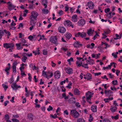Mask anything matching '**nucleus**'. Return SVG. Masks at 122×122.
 Segmentation results:
<instances>
[{"label":"nucleus","instance_id":"obj_48","mask_svg":"<svg viewBox=\"0 0 122 122\" xmlns=\"http://www.w3.org/2000/svg\"><path fill=\"white\" fill-rule=\"evenodd\" d=\"M28 79L30 81H32L31 79L32 77L30 75V73H28Z\"/></svg>","mask_w":122,"mask_h":122},{"label":"nucleus","instance_id":"obj_14","mask_svg":"<svg viewBox=\"0 0 122 122\" xmlns=\"http://www.w3.org/2000/svg\"><path fill=\"white\" fill-rule=\"evenodd\" d=\"M17 64V63L16 62H15L13 64L12 68L13 72L15 73L16 72V66Z\"/></svg>","mask_w":122,"mask_h":122},{"label":"nucleus","instance_id":"obj_43","mask_svg":"<svg viewBox=\"0 0 122 122\" xmlns=\"http://www.w3.org/2000/svg\"><path fill=\"white\" fill-rule=\"evenodd\" d=\"M102 122H111V121L109 119L105 118L103 119Z\"/></svg>","mask_w":122,"mask_h":122},{"label":"nucleus","instance_id":"obj_21","mask_svg":"<svg viewBox=\"0 0 122 122\" xmlns=\"http://www.w3.org/2000/svg\"><path fill=\"white\" fill-rule=\"evenodd\" d=\"M48 2L46 0H42V4L45 6V8H47Z\"/></svg>","mask_w":122,"mask_h":122},{"label":"nucleus","instance_id":"obj_29","mask_svg":"<svg viewBox=\"0 0 122 122\" xmlns=\"http://www.w3.org/2000/svg\"><path fill=\"white\" fill-rule=\"evenodd\" d=\"M10 67H6L5 70V71L6 72V74L8 75L9 74V71L10 70Z\"/></svg>","mask_w":122,"mask_h":122},{"label":"nucleus","instance_id":"obj_20","mask_svg":"<svg viewBox=\"0 0 122 122\" xmlns=\"http://www.w3.org/2000/svg\"><path fill=\"white\" fill-rule=\"evenodd\" d=\"M86 62L89 64L92 65L94 63V61L93 59H90L89 60H86Z\"/></svg>","mask_w":122,"mask_h":122},{"label":"nucleus","instance_id":"obj_28","mask_svg":"<svg viewBox=\"0 0 122 122\" xmlns=\"http://www.w3.org/2000/svg\"><path fill=\"white\" fill-rule=\"evenodd\" d=\"M42 11L43 13L45 14H47L49 12L48 10L47 9H43Z\"/></svg>","mask_w":122,"mask_h":122},{"label":"nucleus","instance_id":"obj_11","mask_svg":"<svg viewBox=\"0 0 122 122\" xmlns=\"http://www.w3.org/2000/svg\"><path fill=\"white\" fill-rule=\"evenodd\" d=\"M77 23L79 26H83L85 24V21L84 19H81L78 21Z\"/></svg>","mask_w":122,"mask_h":122},{"label":"nucleus","instance_id":"obj_57","mask_svg":"<svg viewBox=\"0 0 122 122\" xmlns=\"http://www.w3.org/2000/svg\"><path fill=\"white\" fill-rule=\"evenodd\" d=\"M51 117L54 119L57 117V116L56 114H54V115H51Z\"/></svg>","mask_w":122,"mask_h":122},{"label":"nucleus","instance_id":"obj_64","mask_svg":"<svg viewBox=\"0 0 122 122\" xmlns=\"http://www.w3.org/2000/svg\"><path fill=\"white\" fill-rule=\"evenodd\" d=\"M12 120L13 122H19V120L17 119H13Z\"/></svg>","mask_w":122,"mask_h":122},{"label":"nucleus","instance_id":"obj_31","mask_svg":"<svg viewBox=\"0 0 122 122\" xmlns=\"http://www.w3.org/2000/svg\"><path fill=\"white\" fill-rule=\"evenodd\" d=\"M119 115L118 114L117 115L114 116H112L111 117L113 119H114L115 120H117L118 119L119 117Z\"/></svg>","mask_w":122,"mask_h":122},{"label":"nucleus","instance_id":"obj_7","mask_svg":"<svg viewBox=\"0 0 122 122\" xmlns=\"http://www.w3.org/2000/svg\"><path fill=\"white\" fill-rule=\"evenodd\" d=\"M86 33L82 32L81 33L80 32H78L77 34L75 35L76 37H78L80 36L82 38L86 36Z\"/></svg>","mask_w":122,"mask_h":122},{"label":"nucleus","instance_id":"obj_22","mask_svg":"<svg viewBox=\"0 0 122 122\" xmlns=\"http://www.w3.org/2000/svg\"><path fill=\"white\" fill-rule=\"evenodd\" d=\"M117 109V108L116 107H113L112 106H111L110 107V109L111 111L113 112H115Z\"/></svg>","mask_w":122,"mask_h":122},{"label":"nucleus","instance_id":"obj_54","mask_svg":"<svg viewBox=\"0 0 122 122\" xmlns=\"http://www.w3.org/2000/svg\"><path fill=\"white\" fill-rule=\"evenodd\" d=\"M110 11V9L109 8H106L104 10L105 12L106 13H107V12H109Z\"/></svg>","mask_w":122,"mask_h":122},{"label":"nucleus","instance_id":"obj_44","mask_svg":"<svg viewBox=\"0 0 122 122\" xmlns=\"http://www.w3.org/2000/svg\"><path fill=\"white\" fill-rule=\"evenodd\" d=\"M5 118L6 121L9 120V116L8 114H6L5 115Z\"/></svg>","mask_w":122,"mask_h":122},{"label":"nucleus","instance_id":"obj_30","mask_svg":"<svg viewBox=\"0 0 122 122\" xmlns=\"http://www.w3.org/2000/svg\"><path fill=\"white\" fill-rule=\"evenodd\" d=\"M28 118L30 120H32L33 119V115L31 113H30L28 114Z\"/></svg>","mask_w":122,"mask_h":122},{"label":"nucleus","instance_id":"obj_45","mask_svg":"<svg viewBox=\"0 0 122 122\" xmlns=\"http://www.w3.org/2000/svg\"><path fill=\"white\" fill-rule=\"evenodd\" d=\"M32 36L30 35L28 37V38L30 40L32 41L33 39L34 38V36Z\"/></svg>","mask_w":122,"mask_h":122},{"label":"nucleus","instance_id":"obj_51","mask_svg":"<svg viewBox=\"0 0 122 122\" xmlns=\"http://www.w3.org/2000/svg\"><path fill=\"white\" fill-rule=\"evenodd\" d=\"M34 21H32L30 20V25H32V26H34L35 25V24L36 23L35 22H34Z\"/></svg>","mask_w":122,"mask_h":122},{"label":"nucleus","instance_id":"obj_35","mask_svg":"<svg viewBox=\"0 0 122 122\" xmlns=\"http://www.w3.org/2000/svg\"><path fill=\"white\" fill-rule=\"evenodd\" d=\"M103 48L101 46H99L98 47V50L99 52H101L102 51Z\"/></svg>","mask_w":122,"mask_h":122},{"label":"nucleus","instance_id":"obj_2","mask_svg":"<svg viewBox=\"0 0 122 122\" xmlns=\"http://www.w3.org/2000/svg\"><path fill=\"white\" fill-rule=\"evenodd\" d=\"M70 114L71 116L75 118H78L80 115L79 113L75 109L71 110Z\"/></svg>","mask_w":122,"mask_h":122},{"label":"nucleus","instance_id":"obj_50","mask_svg":"<svg viewBox=\"0 0 122 122\" xmlns=\"http://www.w3.org/2000/svg\"><path fill=\"white\" fill-rule=\"evenodd\" d=\"M72 83H71L70 82V83L68 84V85L66 86V87L67 88L70 89L71 88V86L72 85Z\"/></svg>","mask_w":122,"mask_h":122},{"label":"nucleus","instance_id":"obj_5","mask_svg":"<svg viewBox=\"0 0 122 122\" xmlns=\"http://www.w3.org/2000/svg\"><path fill=\"white\" fill-rule=\"evenodd\" d=\"M104 93L106 96H107L109 97L110 96H113V92L110 90H105Z\"/></svg>","mask_w":122,"mask_h":122},{"label":"nucleus","instance_id":"obj_55","mask_svg":"<svg viewBox=\"0 0 122 122\" xmlns=\"http://www.w3.org/2000/svg\"><path fill=\"white\" fill-rule=\"evenodd\" d=\"M77 65L79 67H80L81 66L82 64L79 63V61H77L76 62Z\"/></svg>","mask_w":122,"mask_h":122},{"label":"nucleus","instance_id":"obj_53","mask_svg":"<svg viewBox=\"0 0 122 122\" xmlns=\"http://www.w3.org/2000/svg\"><path fill=\"white\" fill-rule=\"evenodd\" d=\"M90 118L89 119V121L90 122H92L93 119V118L92 117L91 115H90Z\"/></svg>","mask_w":122,"mask_h":122},{"label":"nucleus","instance_id":"obj_49","mask_svg":"<svg viewBox=\"0 0 122 122\" xmlns=\"http://www.w3.org/2000/svg\"><path fill=\"white\" fill-rule=\"evenodd\" d=\"M53 109V108L50 106H49V107L47 108V110L49 111L52 110Z\"/></svg>","mask_w":122,"mask_h":122},{"label":"nucleus","instance_id":"obj_26","mask_svg":"<svg viewBox=\"0 0 122 122\" xmlns=\"http://www.w3.org/2000/svg\"><path fill=\"white\" fill-rule=\"evenodd\" d=\"M86 76L87 77V80H89L91 79L92 78L91 75L90 73H87L86 74Z\"/></svg>","mask_w":122,"mask_h":122},{"label":"nucleus","instance_id":"obj_62","mask_svg":"<svg viewBox=\"0 0 122 122\" xmlns=\"http://www.w3.org/2000/svg\"><path fill=\"white\" fill-rule=\"evenodd\" d=\"M11 25L12 26H14L16 25V23L14 22V21L12 20V22L11 24Z\"/></svg>","mask_w":122,"mask_h":122},{"label":"nucleus","instance_id":"obj_17","mask_svg":"<svg viewBox=\"0 0 122 122\" xmlns=\"http://www.w3.org/2000/svg\"><path fill=\"white\" fill-rule=\"evenodd\" d=\"M74 47H78L79 46H81L82 45L81 44H80L79 41H76L74 43Z\"/></svg>","mask_w":122,"mask_h":122},{"label":"nucleus","instance_id":"obj_12","mask_svg":"<svg viewBox=\"0 0 122 122\" xmlns=\"http://www.w3.org/2000/svg\"><path fill=\"white\" fill-rule=\"evenodd\" d=\"M58 30L61 33H64L66 31V29L65 28L62 26L58 27Z\"/></svg>","mask_w":122,"mask_h":122},{"label":"nucleus","instance_id":"obj_38","mask_svg":"<svg viewBox=\"0 0 122 122\" xmlns=\"http://www.w3.org/2000/svg\"><path fill=\"white\" fill-rule=\"evenodd\" d=\"M14 81L13 77V76H12L11 77L10 79V80L9 81V82L10 83H11Z\"/></svg>","mask_w":122,"mask_h":122},{"label":"nucleus","instance_id":"obj_19","mask_svg":"<svg viewBox=\"0 0 122 122\" xmlns=\"http://www.w3.org/2000/svg\"><path fill=\"white\" fill-rule=\"evenodd\" d=\"M92 97V95L90 93L88 92L86 94V97L87 100L90 99Z\"/></svg>","mask_w":122,"mask_h":122},{"label":"nucleus","instance_id":"obj_52","mask_svg":"<svg viewBox=\"0 0 122 122\" xmlns=\"http://www.w3.org/2000/svg\"><path fill=\"white\" fill-rule=\"evenodd\" d=\"M13 56L15 58H16V57L20 58V57L19 56L18 54H14L13 55Z\"/></svg>","mask_w":122,"mask_h":122},{"label":"nucleus","instance_id":"obj_59","mask_svg":"<svg viewBox=\"0 0 122 122\" xmlns=\"http://www.w3.org/2000/svg\"><path fill=\"white\" fill-rule=\"evenodd\" d=\"M65 10L66 11H68L69 9V7L67 5H66L65 7Z\"/></svg>","mask_w":122,"mask_h":122},{"label":"nucleus","instance_id":"obj_9","mask_svg":"<svg viewBox=\"0 0 122 122\" xmlns=\"http://www.w3.org/2000/svg\"><path fill=\"white\" fill-rule=\"evenodd\" d=\"M11 87L13 88V90H16L18 88H20L21 86L20 85L18 86L17 85L16 83H14L12 85Z\"/></svg>","mask_w":122,"mask_h":122},{"label":"nucleus","instance_id":"obj_33","mask_svg":"<svg viewBox=\"0 0 122 122\" xmlns=\"http://www.w3.org/2000/svg\"><path fill=\"white\" fill-rule=\"evenodd\" d=\"M92 33V30L91 28L88 30L87 31V33L89 35H90Z\"/></svg>","mask_w":122,"mask_h":122},{"label":"nucleus","instance_id":"obj_3","mask_svg":"<svg viewBox=\"0 0 122 122\" xmlns=\"http://www.w3.org/2000/svg\"><path fill=\"white\" fill-rule=\"evenodd\" d=\"M50 41L52 43H53L57 46L58 43L57 42V39L56 36H53L51 37L50 39Z\"/></svg>","mask_w":122,"mask_h":122},{"label":"nucleus","instance_id":"obj_60","mask_svg":"<svg viewBox=\"0 0 122 122\" xmlns=\"http://www.w3.org/2000/svg\"><path fill=\"white\" fill-rule=\"evenodd\" d=\"M36 76H34V78H33V79H34V81L35 82H37V81H38V80H37V79L36 78Z\"/></svg>","mask_w":122,"mask_h":122},{"label":"nucleus","instance_id":"obj_58","mask_svg":"<svg viewBox=\"0 0 122 122\" xmlns=\"http://www.w3.org/2000/svg\"><path fill=\"white\" fill-rule=\"evenodd\" d=\"M23 25L22 23H20L19 25V27L18 28V29H19L20 27L23 28Z\"/></svg>","mask_w":122,"mask_h":122},{"label":"nucleus","instance_id":"obj_47","mask_svg":"<svg viewBox=\"0 0 122 122\" xmlns=\"http://www.w3.org/2000/svg\"><path fill=\"white\" fill-rule=\"evenodd\" d=\"M4 31L2 30H0V39H1V37H2V36L4 34Z\"/></svg>","mask_w":122,"mask_h":122},{"label":"nucleus","instance_id":"obj_56","mask_svg":"<svg viewBox=\"0 0 122 122\" xmlns=\"http://www.w3.org/2000/svg\"><path fill=\"white\" fill-rule=\"evenodd\" d=\"M67 61L70 63L71 61H73V58L72 57H71L70 59H68Z\"/></svg>","mask_w":122,"mask_h":122},{"label":"nucleus","instance_id":"obj_6","mask_svg":"<svg viewBox=\"0 0 122 122\" xmlns=\"http://www.w3.org/2000/svg\"><path fill=\"white\" fill-rule=\"evenodd\" d=\"M64 24L66 26H71L72 28L74 27L73 25H72V23L69 20H67L64 23Z\"/></svg>","mask_w":122,"mask_h":122},{"label":"nucleus","instance_id":"obj_25","mask_svg":"<svg viewBox=\"0 0 122 122\" xmlns=\"http://www.w3.org/2000/svg\"><path fill=\"white\" fill-rule=\"evenodd\" d=\"M66 38L68 39H70L71 37V35L69 33H67L65 35Z\"/></svg>","mask_w":122,"mask_h":122},{"label":"nucleus","instance_id":"obj_16","mask_svg":"<svg viewBox=\"0 0 122 122\" xmlns=\"http://www.w3.org/2000/svg\"><path fill=\"white\" fill-rule=\"evenodd\" d=\"M77 17L76 15H73L72 17L71 20L74 22H77Z\"/></svg>","mask_w":122,"mask_h":122},{"label":"nucleus","instance_id":"obj_4","mask_svg":"<svg viewBox=\"0 0 122 122\" xmlns=\"http://www.w3.org/2000/svg\"><path fill=\"white\" fill-rule=\"evenodd\" d=\"M4 47L6 48H12L14 46V45L13 43H4L3 45Z\"/></svg>","mask_w":122,"mask_h":122},{"label":"nucleus","instance_id":"obj_63","mask_svg":"<svg viewBox=\"0 0 122 122\" xmlns=\"http://www.w3.org/2000/svg\"><path fill=\"white\" fill-rule=\"evenodd\" d=\"M61 88V89L62 91V92H65L66 91V89L65 88L64 86H62Z\"/></svg>","mask_w":122,"mask_h":122},{"label":"nucleus","instance_id":"obj_46","mask_svg":"<svg viewBox=\"0 0 122 122\" xmlns=\"http://www.w3.org/2000/svg\"><path fill=\"white\" fill-rule=\"evenodd\" d=\"M58 13L60 15H61L63 14V11L62 10H60L58 11Z\"/></svg>","mask_w":122,"mask_h":122},{"label":"nucleus","instance_id":"obj_15","mask_svg":"<svg viewBox=\"0 0 122 122\" xmlns=\"http://www.w3.org/2000/svg\"><path fill=\"white\" fill-rule=\"evenodd\" d=\"M61 76L60 73L58 71H56L54 74V76L55 78H59Z\"/></svg>","mask_w":122,"mask_h":122},{"label":"nucleus","instance_id":"obj_40","mask_svg":"<svg viewBox=\"0 0 122 122\" xmlns=\"http://www.w3.org/2000/svg\"><path fill=\"white\" fill-rule=\"evenodd\" d=\"M112 82V84L114 85H117V80L113 81Z\"/></svg>","mask_w":122,"mask_h":122},{"label":"nucleus","instance_id":"obj_39","mask_svg":"<svg viewBox=\"0 0 122 122\" xmlns=\"http://www.w3.org/2000/svg\"><path fill=\"white\" fill-rule=\"evenodd\" d=\"M3 87L4 88L5 90V91L8 88V86L4 84H3L2 85Z\"/></svg>","mask_w":122,"mask_h":122},{"label":"nucleus","instance_id":"obj_36","mask_svg":"<svg viewBox=\"0 0 122 122\" xmlns=\"http://www.w3.org/2000/svg\"><path fill=\"white\" fill-rule=\"evenodd\" d=\"M27 57L25 56H24L22 58V60L23 62H26V60L27 59Z\"/></svg>","mask_w":122,"mask_h":122},{"label":"nucleus","instance_id":"obj_61","mask_svg":"<svg viewBox=\"0 0 122 122\" xmlns=\"http://www.w3.org/2000/svg\"><path fill=\"white\" fill-rule=\"evenodd\" d=\"M9 103V101H8L7 100L5 102H4V106H6L7 104Z\"/></svg>","mask_w":122,"mask_h":122},{"label":"nucleus","instance_id":"obj_8","mask_svg":"<svg viewBox=\"0 0 122 122\" xmlns=\"http://www.w3.org/2000/svg\"><path fill=\"white\" fill-rule=\"evenodd\" d=\"M87 5L89 8L91 9H92L94 6L93 3L91 1L88 2L87 3Z\"/></svg>","mask_w":122,"mask_h":122},{"label":"nucleus","instance_id":"obj_42","mask_svg":"<svg viewBox=\"0 0 122 122\" xmlns=\"http://www.w3.org/2000/svg\"><path fill=\"white\" fill-rule=\"evenodd\" d=\"M110 65H111V66L113 65L114 67L115 68L116 66L117 65V64L116 63L113 62L111 63Z\"/></svg>","mask_w":122,"mask_h":122},{"label":"nucleus","instance_id":"obj_34","mask_svg":"<svg viewBox=\"0 0 122 122\" xmlns=\"http://www.w3.org/2000/svg\"><path fill=\"white\" fill-rule=\"evenodd\" d=\"M16 45L17 46V49L20 50L21 49V47H20V43H17L16 44Z\"/></svg>","mask_w":122,"mask_h":122},{"label":"nucleus","instance_id":"obj_18","mask_svg":"<svg viewBox=\"0 0 122 122\" xmlns=\"http://www.w3.org/2000/svg\"><path fill=\"white\" fill-rule=\"evenodd\" d=\"M91 108V110L93 112H97V107L96 106H92Z\"/></svg>","mask_w":122,"mask_h":122},{"label":"nucleus","instance_id":"obj_27","mask_svg":"<svg viewBox=\"0 0 122 122\" xmlns=\"http://www.w3.org/2000/svg\"><path fill=\"white\" fill-rule=\"evenodd\" d=\"M77 122H85V120L81 118H78L77 120Z\"/></svg>","mask_w":122,"mask_h":122},{"label":"nucleus","instance_id":"obj_1","mask_svg":"<svg viewBox=\"0 0 122 122\" xmlns=\"http://www.w3.org/2000/svg\"><path fill=\"white\" fill-rule=\"evenodd\" d=\"M31 15L29 18L30 20L32 21H35L36 20V18L38 15V13L36 11H33L31 12Z\"/></svg>","mask_w":122,"mask_h":122},{"label":"nucleus","instance_id":"obj_23","mask_svg":"<svg viewBox=\"0 0 122 122\" xmlns=\"http://www.w3.org/2000/svg\"><path fill=\"white\" fill-rule=\"evenodd\" d=\"M42 75L44 76H46V77L47 79H49L50 77H49V76H48L46 74V72H45L43 70L42 71Z\"/></svg>","mask_w":122,"mask_h":122},{"label":"nucleus","instance_id":"obj_13","mask_svg":"<svg viewBox=\"0 0 122 122\" xmlns=\"http://www.w3.org/2000/svg\"><path fill=\"white\" fill-rule=\"evenodd\" d=\"M9 3V4L8 5V8L9 10H11L15 8V6H14V5H12L10 2L9 1L7 3V4Z\"/></svg>","mask_w":122,"mask_h":122},{"label":"nucleus","instance_id":"obj_32","mask_svg":"<svg viewBox=\"0 0 122 122\" xmlns=\"http://www.w3.org/2000/svg\"><path fill=\"white\" fill-rule=\"evenodd\" d=\"M111 65H108V66H107L106 67H103V69L104 70H105L106 69L108 70L109 68L110 69H111Z\"/></svg>","mask_w":122,"mask_h":122},{"label":"nucleus","instance_id":"obj_41","mask_svg":"<svg viewBox=\"0 0 122 122\" xmlns=\"http://www.w3.org/2000/svg\"><path fill=\"white\" fill-rule=\"evenodd\" d=\"M43 53L44 55H47V51L46 49H44L43 50Z\"/></svg>","mask_w":122,"mask_h":122},{"label":"nucleus","instance_id":"obj_37","mask_svg":"<svg viewBox=\"0 0 122 122\" xmlns=\"http://www.w3.org/2000/svg\"><path fill=\"white\" fill-rule=\"evenodd\" d=\"M4 31L7 35L8 36H9L10 35V34L9 31H7L6 30H4Z\"/></svg>","mask_w":122,"mask_h":122},{"label":"nucleus","instance_id":"obj_24","mask_svg":"<svg viewBox=\"0 0 122 122\" xmlns=\"http://www.w3.org/2000/svg\"><path fill=\"white\" fill-rule=\"evenodd\" d=\"M80 91L77 88H76L74 90V92L75 94L76 95H78L80 94Z\"/></svg>","mask_w":122,"mask_h":122},{"label":"nucleus","instance_id":"obj_10","mask_svg":"<svg viewBox=\"0 0 122 122\" xmlns=\"http://www.w3.org/2000/svg\"><path fill=\"white\" fill-rule=\"evenodd\" d=\"M65 70L66 72L68 74H71L73 73V70L69 67L65 68Z\"/></svg>","mask_w":122,"mask_h":122}]
</instances>
